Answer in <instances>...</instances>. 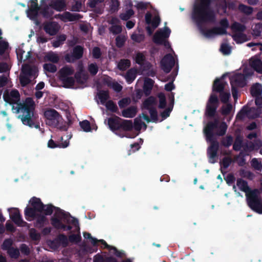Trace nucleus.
Instances as JSON below:
<instances>
[{"mask_svg":"<svg viewBox=\"0 0 262 262\" xmlns=\"http://www.w3.org/2000/svg\"><path fill=\"white\" fill-rule=\"evenodd\" d=\"M4 101L12 105V110L16 114L21 113L18 117L23 124L30 127L39 128V123L37 122L34 115L35 103L33 99L28 97L21 103L20 101V94L18 90H12L10 93H5L3 95Z\"/></svg>","mask_w":262,"mask_h":262,"instance_id":"obj_1","label":"nucleus"},{"mask_svg":"<svg viewBox=\"0 0 262 262\" xmlns=\"http://www.w3.org/2000/svg\"><path fill=\"white\" fill-rule=\"evenodd\" d=\"M107 124L110 129L121 137L128 136L121 133V132L130 131L133 128L132 120L122 119L118 116L114 115L107 119Z\"/></svg>","mask_w":262,"mask_h":262,"instance_id":"obj_2","label":"nucleus"},{"mask_svg":"<svg viewBox=\"0 0 262 262\" xmlns=\"http://www.w3.org/2000/svg\"><path fill=\"white\" fill-rule=\"evenodd\" d=\"M43 115L46 119V123L49 126L56 127L60 130L66 131L68 130L67 125L61 124V121L63 119L56 110L53 108H49L44 112Z\"/></svg>","mask_w":262,"mask_h":262,"instance_id":"obj_3","label":"nucleus"},{"mask_svg":"<svg viewBox=\"0 0 262 262\" xmlns=\"http://www.w3.org/2000/svg\"><path fill=\"white\" fill-rule=\"evenodd\" d=\"M31 207L27 206L24 211L25 218L27 221H30V217L35 216V213H41L45 204L39 198L33 196L30 201Z\"/></svg>","mask_w":262,"mask_h":262,"instance_id":"obj_4","label":"nucleus"},{"mask_svg":"<svg viewBox=\"0 0 262 262\" xmlns=\"http://www.w3.org/2000/svg\"><path fill=\"white\" fill-rule=\"evenodd\" d=\"M221 27H215L210 29H201L203 35L207 37L210 38L214 35H222L227 34V29L229 27V23L226 18H224L220 21Z\"/></svg>","mask_w":262,"mask_h":262,"instance_id":"obj_5","label":"nucleus"},{"mask_svg":"<svg viewBox=\"0 0 262 262\" xmlns=\"http://www.w3.org/2000/svg\"><path fill=\"white\" fill-rule=\"evenodd\" d=\"M258 193L257 189H254L246 194L247 203L252 210L262 214V198L258 196Z\"/></svg>","mask_w":262,"mask_h":262,"instance_id":"obj_6","label":"nucleus"},{"mask_svg":"<svg viewBox=\"0 0 262 262\" xmlns=\"http://www.w3.org/2000/svg\"><path fill=\"white\" fill-rule=\"evenodd\" d=\"M62 221L67 223H71L75 226H78V220L76 218L73 217L70 214L67 220L61 217L51 218V223L55 229L57 230L62 229L64 231L71 230L72 227L70 225H64L62 223Z\"/></svg>","mask_w":262,"mask_h":262,"instance_id":"obj_7","label":"nucleus"},{"mask_svg":"<svg viewBox=\"0 0 262 262\" xmlns=\"http://www.w3.org/2000/svg\"><path fill=\"white\" fill-rule=\"evenodd\" d=\"M36 69L28 64L22 66L21 72L19 76V82L22 86H26L31 83V78L35 76Z\"/></svg>","mask_w":262,"mask_h":262,"instance_id":"obj_8","label":"nucleus"},{"mask_svg":"<svg viewBox=\"0 0 262 262\" xmlns=\"http://www.w3.org/2000/svg\"><path fill=\"white\" fill-rule=\"evenodd\" d=\"M219 105V100L216 95L211 94L207 102L205 115L209 118L215 116L216 110Z\"/></svg>","mask_w":262,"mask_h":262,"instance_id":"obj_9","label":"nucleus"},{"mask_svg":"<svg viewBox=\"0 0 262 262\" xmlns=\"http://www.w3.org/2000/svg\"><path fill=\"white\" fill-rule=\"evenodd\" d=\"M54 210H55V213L54 216L52 217L58 218L61 217L67 220L68 216L70 215V213L66 212L60 208L55 207L51 204L45 205V207L41 213H43L45 215H51Z\"/></svg>","mask_w":262,"mask_h":262,"instance_id":"obj_10","label":"nucleus"},{"mask_svg":"<svg viewBox=\"0 0 262 262\" xmlns=\"http://www.w3.org/2000/svg\"><path fill=\"white\" fill-rule=\"evenodd\" d=\"M210 143V145L207 149V156L210 163H215L218 159L217 151L219 149V143L216 139L207 140Z\"/></svg>","mask_w":262,"mask_h":262,"instance_id":"obj_11","label":"nucleus"},{"mask_svg":"<svg viewBox=\"0 0 262 262\" xmlns=\"http://www.w3.org/2000/svg\"><path fill=\"white\" fill-rule=\"evenodd\" d=\"M84 48L80 45H76L72 50L71 54H67L64 58L67 62L72 63L81 59L83 55Z\"/></svg>","mask_w":262,"mask_h":262,"instance_id":"obj_12","label":"nucleus"},{"mask_svg":"<svg viewBox=\"0 0 262 262\" xmlns=\"http://www.w3.org/2000/svg\"><path fill=\"white\" fill-rule=\"evenodd\" d=\"M174 64V57L170 53L166 54L161 61L162 69L166 73H169Z\"/></svg>","mask_w":262,"mask_h":262,"instance_id":"obj_13","label":"nucleus"},{"mask_svg":"<svg viewBox=\"0 0 262 262\" xmlns=\"http://www.w3.org/2000/svg\"><path fill=\"white\" fill-rule=\"evenodd\" d=\"M218 121H209L204 129V132L206 136V140H212L216 139L213 130L217 127Z\"/></svg>","mask_w":262,"mask_h":262,"instance_id":"obj_14","label":"nucleus"},{"mask_svg":"<svg viewBox=\"0 0 262 262\" xmlns=\"http://www.w3.org/2000/svg\"><path fill=\"white\" fill-rule=\"evenodd\" d=\"M10 217L11 220L18 227H28L29 224L24 221L18 208H13L10 213Z\"/></svg>","mask_w":262,"mask_h":262,"instance_id":"obj_15","label":"nucleus"},{"mask_svg":"<svg viewBox=\"0 0 262 262\" xmlns=\"http://www.w3.org/2000/svg\"><path fill=\"white\" fill-rule=\"evenodd\" d=\"M171 30L167 27H165L163 30L157 31L153 36V41L155 43H162V40L168 38L170 34Z\"/></svg>","mask_w":262,"mask_h":262,"instance_id":"obj_16","label":"nucleus"},{"mask_svg":"<svg viewBox=\"0 0 262 262\" xmlns=\"http://www.w3.org/2000/svg\"><path fill=\"white\" fill-rule=\"evenodd\" d=\"M44 31L51 36L56 35L59 31V26L55 21H46L43 24Z\"/></svg>","mask_w":262,"mask_h":262,"instance_id":"obj_17","label":"nucleus"},{"mask_svg":"<svg viewBox=\"0 0 262 262\" xmlns=\"http://www.w3.org/2000/svg\"><path fill=\"white\" fill-rule=\"evenodd\" d=\"M236 87L243 88L245 86L246 77L242 74H237L230 78V84Z\"/></svg>","mask_w":262,"mask_h":262,"instance_id":"obj_18","label":"nucleus"},{"mask_svg":"<svg viewBox=\"0 0 262 262\" xmlns=\"http://www.w3.org/2000/svg\"><path fill=\"white\" fill-rule=\"evenodd\" d=\"M35 216L30 217L31 221L32 219H36V222L34 223V226L37 228H42L45 225L48 223V219L46 215L38 213H35Z\"/></svg>","mask_w":262,"mask_h":262,"instance_id":"obj_19","label":"nucleus"},{"mask_svg":"<svg viewBox=\"0 0 262 262\" xmlns=\"http://www.w3.org/2000/svg\"><path fill=\"white\" fill-rule=\"evenodd\" d=\"M74 79L79 84H84L88 79V75L84 73L83 68L81 66L78 71L74 75Z\"/></svg>","mask_w":262,"mask_h":262,"instance_id":"obj_20","label":"nucleus"},{"mask_svg":"<svg viewBox=\"0 0 262 262\" xmlns=\"http://www.w3.org/2000/svg\"><path fill=\"white\" fill-rule=\"evenodd\" d=\"M226 82H224L221 78H216L213 83L212 91L216 93H221L224 91Z\"/></svg>","mask_w":262,"mask_h":262,"instance_id":"obj_21","label":"nucleus"},{"mask_svg":"<svg viewBox=\"0 0 262 262\" xmlns=\"http://www.w3.org/2000/svg\"><path fill=\"white\" fill-rule=\"evenodd\" d=\"M249 64L256 72L262 74V61L260 59L252 57L250 59Z\"/></svg>","mask_w":262,"mask_h":262,"instance_id":"obj_22","label":"nucleus"},{"mask_svg":"<svg viewBox=\"0 0 262 262\" xmlns=\"http://www.w3.org/2000/svg\"><path fill=\"white\" fill-rule=\"evenodd\" d=\"M137 113V108L136 106H130L122 111V116L125 118H132L134 117Z\"/></svg>","mask_w":262,"mask_h":262,"instance_id":"obj_23","label":"nucleus"},{"mask_svg":"<svg viewBox=\"0 0 262 262\" xmlns=\"http://www.w3.org/2000/svg\"><path fill=\"white\" fill-rule=\"evenodd\" d=\"M64 0H51L50 7L57 11H61L66 7Z\"/></svg>","mask_w":262,"mask_h":262,"instance_id":"obj_24","label":"nucleus"},{"mask_svg":"<svg viewBox=\"0 0 262 262\" xmlns=\"http://www.w3.org/2000/svg\"><path fill=\"white\" fill-rule=\"evenodd\" d=\"M74 73V69L70 66H65L59 71V78L69 77Z\"/></svg>","mask_w":262,"mask_h":262,"instance_id":"obj_25","label":"nucleus"},{"mask_svg":"<svg viewBox=\"0 0 262 262\" xmlns=\"http://www.w3.org/2000/svg\"><path fill=\"white\" fill-rule=\"evenodd\" d=\"M236 185L241 191L246 192L247 194L249 193L252 191L248 186V182L241 178L237 179Z\"/></svg>","mask_w":262,"mask_h":262,"instance_id":"obj_26","label":"nucleus"},{"mask_svg":"<svg viewBox=\"0 0 262 262\" xmlns=\"http://www.w3.org/2000/svg\"><path fill=\"white\" fill-rule=\"evenodd\" d=\"M69 145V141L67 140L64 141L61 143H56L53 140L50 139L48 143V147L50 148H66Z\"/></svg>","mask_w":262,"mask_h":262,"instance_id":"obj_27","label":"nucleus"},{"mask_svg":"<svg viewBox=\"0 0 262 262\" xmlns=\"http://www.w3.org/2000/svg\"><path fill=\"white\" fill-rule=\"evenodd\" d=\"M250 93L253 97L260 96L262 93V85L258 83L253 84L251 88Z\"/></svg>","mask_w":262,"mask_h":262,"instance_id":"obj_28","label":"nucleus"},{"mask_svg":"<svg viewBox=\"0 0 262 262\" xmlns=\"http://www.w3.org/2000/svg\"><path fill=\"white\" fill-rule=\"evenodd\" d=\"M232 37L237 43H242L247 41V35L243 32H237L232 35Z\"/></svg>","mask_w":262,"mask_h":262,"instance_id":"obj_29","label":"nucleus"},{"mask_svg":"<svg viewBox=\"0 0 262 262\" xmlns=\"http://www.w3.org/2000/svg\"><path fill=\"white\" fill-rule=\"evenodd\" d=\"M60 81L64 85V87L66 88H70L74 86L75 80L72 77H66L64 78H59Z\"/></svg>","mask_w":262,"mask_h":262,"instance_id":"obj_30","label":"nucleus"},{"mask_svg":"<svg viewBox=\"0 0 262 262\" xmlns=\"http://www.w3.org/2000/svg\"><path fill=\"white\" fill-rule=\"evenodd\" d=\"M252 34L253 36L262 37V23L255 24L252 28Z\"/></svg>","mask_w":262,"mask_h":262,"instance_id":"obj_31","label":"nucleus"},{"mask_svg":"<svg viewBox=\"0 0 262 262\" xmlns=\"http://www.w3.org/2000/svg\"><path fill=\"white\" fill-rule=\"evenodd\" d=\"M50 7L46 5H43V7L40 8V13L44 17L50 18L52 16L54 12Z\"/></svg>","mask_w":262,"mask_h":262,"instance_id":"obj_32","label":"nucleus"},{"mask_svg":"<svg viewBox=\"0 0 262 262\" xmlns=\"http://www.w3.org/2000/svg\"><path fill=\"white\" fill-rule=\"evenodd\" d=\"M97 96L102 104H104L110 98L108 91L100 90L98 92Z\"/></svg>","mask_w":262,"mask_h":262,"instance_id":"obj_33","label":"nucleus"},{"mask_svg":"<svg viewBox=\"0 0 262 262\" xmlns=\"http://www.w3.org/2000/svg\"><path fill=\"white\" fill-rule=\"evenodd\" d=\"M46 61H51L54 63H57L59 60V56L57 54L53 52H48L45 56Z\"/></svg>","mask_w":262,"mask_h":262,"instance_id":"obj_34","label":"nucleus"},{"mask_svg":"<svg viewBox=\"0 0 262 262\" xmlns=\"http://www.w3.org/2000/svg\"><path fill=\"white\" fill-rule=\"evenodd\" d=\"M156 103V99L154 97H149L145 99L143 103V107L144 109L149 110L151 108H155L152 106Z\"/></svg>","mask_w":262,"mask_h":262,"instance_id":"obj_35","label":"nucleus"},{"mask_svg":"<svg viewBox=\"0 0 262 262\" xmlns=\"http://www.w3.org/2000/svg\"><path fill=\"white\" fill-rule=\"evenodd\" d=\"M82 17V15L78 13H71L69 12L64 13V18L70 21H77Z\"/></svg>","mask_w":262,"mask_h":262,"instance_id":"obj_36","label":"nucleus"},{"mask_svg":"<svg viewBox=\"0 0 262 262\" xmlns=\"http://www.w3.org/2000/svg\"><path fill=\"white\" fill-rule=\"evenodd\" d=\"M243 138L240 136L236 137L234 142L233 144V149L235 151H239L243 147Z\"/></svg>","mask_w":262,"mask_h":262,"instance_id":"obj_37","label":"nucleus"},{"mask_svg":"<svg viewBox=\"0 0 262 262\" xmlns=\"http://www.w3.org/2000/svg\"><path fill=\"white\" fill-rule=\"evenodd\" d=\"M261 113V110L258 108L251 107L249 108L248 107V117L252 119H255L259 117Z\"/></svg>","mask_w":262,"mask_h":262,"instance_id":"obj_38","label":"nucleus"},{"mask_svg":"<svg viewBox=\"0 0 262 262\" xmlns=\"http://www.w3.org/2000/svg\"><path fill=\"white\" fill-rule=\"evenodd\" d=\"M130 66V61L127 59H122L118 63V68L121 71H125Z\"/></svg>","mask_w":262,"mask_h":262,"instance_id":"obj_39","label":"nucleus"},{"mask_svg":"<svg viewBox=\"0 0 262 262\" xmlns=\"http://www.w3.org/2000/svg\"><path fill=\"white\" fill-rule=\"evenodd\" d=\"M231 29L233 32H243L246 30V26L238 22H234L231 26Z\"/></svg>","mask_w":262,"mask_h":262,"instance_id":"obj_40","label":"nucleus"},{"mask_svg":"<svg viewBox=\"0 0 262 262\" xmlns=\"http://www.w3.org/2000/svg\"><path fill=\"white\" fill-rule=\"evenodd\" d=\"M105 106L108 111L112 113L119 114L118 108L116 104L112 100H108L106 102Z\"/></svg>","mask_w":262,"mask_h":262,"instance_id":"obj_41","label":"nucleus"},{"mask_svg":"<svg viewBox=\"0 0 262 262\" xmlns=\"http://www.w3.org/2000/svg\"><path fill=\"white\" fill-rule=\"evenodd\" d=\"M233 142V137L231 135H228L225 137L222 138L221 142L223 146L227 148L232 144Z\"/></svg>","mask_w":262,"mask_h":262,"instance_id":"obj_42","label":"nucleus"},{"mask_svg":"<svg viewBox=\"0 0 262 262\" xmlns=\"http://www.w3.org/2000/svg\"><path fill=\"white\" fill-rule=\"evenodd\" d=\"M154 83V80L150 78H147L145 80L143 89L146 94L147 93V92L149 93L151 91V90L152 89Z\"/></svg>","mask_w":262,"mask_h":262,"instance_id":"obj_43","label":"nucleus"},{"mask_svg":"<svg viewBox=\"0 0 262 262\" xmlns=\"http://www.w3.org/2000/svg\"><path fill=\"white\" fill-rule=\"evenodd\" d=\"M136 77V72L132 69L129 70L126 74L125 79L127 83H131Z\"/></svg>","mask_w":262,"mask_h":262,"instance_id":"obj_44","label":"nucleus"},{"mask_svg":"<svg viewBox=\"0 0 262 262\" xmlns=\"http://www.w3.org/2000/svg\"><path fill=\"white\" fill-rule=\"evenodd\" d=\"M66 36L64 34L57 36L56 40H54L52 42V46L54 48H57L61 45L63 43V42L66 39Z\"/></svg>","mask_w":262,"mask_h":262,"instance_id":"obj_45","label":"nucleus"},{"mask_svg":"<svg viewBox=\"0 0 262 262\" xmlns=\"http://www.w3.org/2000/svg\"><path fill=\"white\" fill-rule=\"evenodd\" d=\"M228 125L225 122H222L219 126V129L216 135L219 136H223L226 134Z\"/></svg>","mask_w":262,"mask_h":262,"instance_id":"obj_46","label":"nucleus"},{"mask_svg":"<svg viewBox=\"0 0 262 262\" xmlns=\"http://www.w3.org/2000/svg\"><path fill=\"white\" fill-rule=\"evenodd\" d=\"M56 241L60 243L63 247H66L68 246L69 239L67 236L63 234H60L58 235Z\"/></svg>","mask_w":262,"mask_h":262,"instance_id":"obj_47","label":"nucleus"},{"mask_svg":"<svg viewBox=\"0 0 262 262\" xmlns=\"http://www.w3.org/2000/svg\"><path fill=\"white\" fill-rule=\"evenodd\" d=\"M146 61V57L143 53L138 52L135 57V61L136 63L140 66H142Z\"/></svg>","mask_w":262,"mask_h":262,"instance_id":"obj_48","label":"nucleus"},{"mask_svg":"<svg viewBox=\"0 0 262 262\" xmlns=\"http://www.w3.org/2000/svg\"><path fill=\"white\" fill-rule=\"evenodd\" d=\"M158 97L159 100V108L161 109L165 108L166 106V100L165 95L162 93H160L158 94Z\"/></svg>","mask_w":262,"mask_h":262,"instance_id":"obj_49","label":"nucleus"},{"mask_svg":"<svg viewBox=\"0 0 262 262\" xmlns=\"http://www.w3.org/2000/svg\"><path fill=\"white\" fill-rule=\"evenodd\" d=\"M8 254L12 258L17 259L20 255V252L17 248L12 247L7 251Z\"/></svg>","mask_w":262,"mask_h":262,"instance_id":"obj_50","label":"nucleus"},{"mask_svg":"<svg viewBox=\"0 0 262 262\" xmlns=\"http://www.w3.org/2000/svg\"><path fill=\"white\" fill-rule=\"evenodd\" d=\"M232 162V159L229 157H225L223 159L221 162H220V165L221 169L224 168L226 169L231 164Z\"/></svg>","mask_w":262,"mask_h":262,"instance_id":"obj_51","label":"nucleus"},{"mask_svg":"<svg viewBox=\"0 0 262 262\" xmlns=\"http://www.w3.org/2000/svg\"><path fill=\"white\" fill-rule=\"evenodd\" d=\"M39 11V10H36L35 9H33L29 8V9L27 10V15L31 19L35 20L37 17Z\"/></svg>","mask_w":262,"mask_h":262,"instance_id":"obj_52","label":"nucleus"},{"mask_svg":"<svg viewBox=\"0 0 262 262\" xmlns=\"http://www.w3.org/2000/svg\"><path fill=\"white\" fill-rule=\"evenodd\" d=\"M238 8L241 12L247 15H250L253 12V8L244 4H239Z\"/></svg>","mask_w":262,"mask_h":262,"instance_id":"obj_53","label":"nucleus"},{"mask_svg":"<svg viewBox=\"0 0 262 262\" xmlns=\"http://www.w3.org/2000/svg\"><path fill=\"white\" fill-rule=\"evenodd\" d=\"M108 86L111 87L113 89L117 92H120L122 89V86L118 82H112L111 81H106Z\"/></svg>","mask_w":262,"mask_h":262,"instance_id":"obj_54","label":"nucleus"},{"mask_svg":"<svg viewBox=\"0 0 262 262\" xmlns=\"http://www.w3.org/2000/svg\"><path fill=\"white\" fill-rule=\"evenodd\" d=\"M134 14V11L133 9L127 10L125 13H121L120 17L122 20H127Z\"/></svg>","mask_w":262,"mask_h":262,"instance_id":"obj_55","label":"nucleus"},{"mask_svg":"<svg viewBox=\"0 0 262 262\" xmlns=\"http://www.w3.org/2000/svg\"><path fill=\"white\" fill-rule=\"evenodd\" d=\"M13 245V241L11 238H7L4 240L2 245V248L4 250H7V251L12 248Z\"/></svg>","mask_w":262,"mask_h":262,"instance_id":"obj_56","label":"nucleus"},{"mask_svg":"<svg viewBox=\"0 0 262 262\" xmlns=\"http://www.w3.org/2000/svg\"><path fill=\"white\" fill-rule=\"evenodd\" d=\"M246 116H248V107L247 106H244L236 115V118L238 119L243 120Z\"/></svg>","mask_w":262,"mask_h":262,"instance_id":"obj_57","label":"nucleus"},{"mask_svg":"<svg viewBox=\"0 0 262 262\" xmlns=\"http://www.w3.org/2000/svg\"><path fill=\"white\" fill-rule=\"evenodd\" d=\"M80 127L83 129L84 132H89L91 130V127L90 122L85 120L79 122Z\"/></svg>","mask_w":262,"mask_h":262,"instance_id":"obj_58","label":"nucleus"},{"mask_svg":"<svg viewBox=\"0 0 262 262\" xmlns=\"http://www.w3.org/2000/svg\"><path fill=\"white\" fill-rule=\"evenodd\" d=\"M220 50L224 55H229L231 52V47L227 43H222Z\"/></svg>","mask_w":262,"mask_h":262,"instance_id":"obj_59","label":"nucleus"},{"mask_svg":"<svg viewBox=\"0 0 262 262\" xmlns=\"http://www.w3.org/2000/svg\"><path fill=\"white\" fill-rule=\"evenodd\" d=\"M230 93L228 92H225L220 93V98L222 102L226 103L228 102L230 98Z\"/></svg>","mask_w":262,"mask_h":262,"instance_id":"obj_60","label":"nucleus"},{"mask_svg":"<svg viewBox=\"0 0 262 262\" xmlns=\"http://www.w3.org/2000/svg\"><path fill=\"white\" fill-rule=\"evenodd\" d=\"M98 67L96 63H92L88 66V71L93 75H96L98 71Z\"/></svg>","mask_w":262,"mask_h":262,"instance_id":"obj_61","label":"nucleus"},{"mask_svg":"<svg viewBox=\"0 0 262 262\" xmlns=\"http://www.w3.org/2000/svg\"><path fill=\"white\" fill-rule=\"evenodd\" d=\"M68 239L71 243L77 244L81 241V237L80 234H73L69 236Z\"/></svg>","mask_w":262,"mask_h":262,"instance_id":"obj_62","label":"nucleus"},{"mask_svg":"<svg viewBox=\"0 0 262 262\" xmlns=\"http://www.w3.org/2000/svg\"><path fill=\"white\" fill-rule=\"evenodd\" d=\"M144 38V35L141 34L134 33L131 35V39L137 43H140L143 41Z\"/></svg>","mask_w":262,"mask_h":262,"instance_id":"obj_63","label":"nucleus"},{"mask_svg":"<svg viewBox=\"0 0 262 262\" xmlns=\"http://www.w3.org/2000/svg\"><path fill=\"white\" fill-rule=\"evenodd\" d=\"M232 108V105L230 103L227 104L225 106H223L221 108V114L223 116L228 115Z\"/></svg>","mask_w":262,"mask_h":262,"instance_id":"obj_64","label":"nucleus"}]
</instances>
